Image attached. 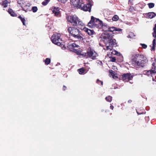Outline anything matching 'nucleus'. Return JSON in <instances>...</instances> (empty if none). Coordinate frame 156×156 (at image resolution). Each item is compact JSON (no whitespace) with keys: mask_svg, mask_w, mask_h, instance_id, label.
<instances>
[{"mask_svg":"<svg viewBox=\"0 0 156 156\" xmlns=\"http://www.w3.org/2000/svg\"><path fill=\"white\" fill-rule=\"evenodd\" d=\"M100 38L106 44V50H112L114 47H116L117 44L116 42V40L113 39V34L110 33L102 34Z\"/></svg>","mask_w":156,"mask_h":156,"instance_id":"1","label":"nucleus"},{"mask_svg":"<svg viewBox=\"0 0 156 156\" xmlns=\"http://www.w3.org/2000/svg\"><path fill=\"white\" fill-rule=\"evenodd\" d=\"M133 62L137 68L143 67L148 61L147 59L143 55H136L132 59Z\"/></svg>","mask_w":156,"mask_h":156,"instance_id":"2","label":"nucleus"},{"mask_svg":"<svg viewBox=\"0 0 156 156\" xmlns=\"http://www.w3.org/2000/svg\"><path fill=\"white\" fill-rule=\"evenodd\" d=\"M68 32L70 33L71 36L73 37L77 41L82 40L83 38L82 35L80 31L77 28L74 27H69L68 29Z\"/></svg>","mask_w":156,"mask_h":156,"instance_id":"3","label":"nucleus"},{"mask_svg":"<svg viewBox=\"0 0 156 156\" xmlns=\"http://www.w3.org/2000/svg\"><path fill=\"white\" fill-rule=\"evenodd\" d=\"M89 2L87 4H84L83 2H81L80 4H78L77 6L75 5V7H77L85 11H88L90 12L92 6V5L90 3V1L92 0H89Z\"/></svg>","mask_w":156,"mask_h":156,"instance_id":"4","label":"nucleus"},{"mask_svg":"<svg viewBox=\"0 0 156 156\" xmlns=\"http://www.w3.org/2000/svg\"><path fill=\"white\" fill-rule=\"evenodd\" d=\"M51 40L53 43L58 45H61V42L62 41L60 38V35L58 34H53L51 37Z\"/></svg>","mask_w":156,"mask_h":156,"instance_id":"5","label":"nucleus"},{"mask_svg":"<svg viewBox=\"0 0 156 156\" xmlns=\"http://www.w3.org/2000/svg\"><path fill=\"white\" fill-rule=\"evenodd\" d=\"M68 21L70 22L74 26H75L77 24V23L79 19V18L75 15H72L70 16H68L66 17Z\"/></svg>","mask_w":156,"mask_h":156,"instance_id":"6","label":"nucleus"},{"mask_svg":"<svg viewBox=\"0 0 156 156\" xmlns=\"http://www.w3.org/2000/svg\"><path fill=\"white\" fill-rule=\"evenodd\" d=\"M87 56L89 57H92L91 58L93 60L96 59V57L98 56V55L97 53L95 52V51L92 50L91 48L88 49L87 51Z\"/></svg>","mask_w":156,"mask_h":156,"instance_id":"7","label":"nucleus"},{"mask_svg":"<svg viewBox=\"0 0 156 156\" xmlns=\"http://www.w3.org/2000/svg\"><path fill=\"white\" fill-rule=\"evenodd\" d=\"M133 78V76L131 74L127 73L122 75L121 79L124 81H128L129 80H131Z\"/></svg>","mask_w":156,"mask_h":156,"instance_id":"8","label":"nucleus"},{"mask_svg":"<svg viewBox=\"0 0 156 156\" xmlns=\"http://www.w3.org/2000/svg\"><path fill=\"white\" fill-rule=\"evenodd\" d=\"M94 28H101L103 26L102 22L98 19L94 18Z\"/></svg>","mask_w":156,"mask_h":156,"instance_id":"9","label":"nucleus"},{"mask_svg":"<svg viewBox=\"0 0 156 156\" xmlns=\"http://www.w3.org/2000/svg\"><path fill=\"white\" fill-rule=\"evenodd\" d=\"M77 25H76L79 29L82 30H84V29L85 28L83 23L79 19L77 23Z\"/></svg>","mask_w":156,"mask_h":156,"instance_id":"10","label":"nucleus"},{"mask_svg":"<svg viewBox=\"0 0 156 156\" xmlns=\"http://www.w3.org/2000/svg\"><path fill=\"white\" fill-rule=\"evenodd\" d=\"M94 18L95 17L93 16L91 17L90 20L88 23V26L89 27L94 28Z\"/></svg>","mask_w":156,"mask_h":156,"instance_id":"11","label":"nucleus"},{"mask_svg":"<svg viewBox=\"0 0 156 156\" xmlns=\"http://www.w3.org/2000/svg\"><path fill=\"white\" fill-rule=\"evenodd\" d=\"M83 1V0H70L71 4L74 6L75 5L77 6L78 4H80Z\"/></svg>","mask_w":156,"mask_h":156,"instance_id":"12","label":"nucleus"},{"mask_svg":"<svg viewBox=\"0 0 156 156\" xmlns=\"http://www.w3.org/2000/svg\"><path fill=\"white\" fill-rule=\"evenodd\" d=\"M84 31L87 32L89 35H91L94 33V31L93 30H91L86 28L84 29Z\"/></svg>","mask_w":156,"mask_h":156,"instance_id":"13","label":"nucleus"},{"mask_svg":"<svg viewBox=\"0 0 156 156\" xmlns=\"http://www.w3.org/2000/svg\"><path fill=\"white\" fill-rule=\"evenodd\" d=\"M156 15L155 13L154 12H150L146 15V16L147 18L151 19L154 17Z\"/></svg>","mask_w":156,"mask_h":156,"instance_id":"14","label":"nucleus"},{"mask_svg":"<svg viewBox=\"0 0 156 156\" xmlns=\"http://www.w3.org/2000/svg\"><path fill=\"white\" fill-rule=\"evenodd\" d=\"M30 4L29 3H27L26 5L24 7H22V10L24 11L25 12H27L28 11H31V10L28 9V8L30 7Z\"/></svg>","mask_w":156,"mask_h":156,"instance_id":"15","label":"nucleus"},{"mask_svg":"<svg viewBox=\"0 0 156 156\" xmlns=\"http://www.w3.org/2000/svg\"><path fill=\"white\" fill-rule=\"evenodd\" d=\"M147 74L149 75L148 73H150L151 74L156 73V65L155 66L152 67L151 69L148 70L147 71Z\"/></svg>","mask_w":156,"mask_h":156,"instance_id":"16","label":"nucleus"},{"mask_svg":"<svg viewBox=\"0 0 156 156\" xmlns=\"http://www.w3.org/2000/svg\"><path fill=\"white\" fill-rule=\"evenodd\" d=\"M8 12L10 14L11 16H16V15L15 13L13 12L12 9H8Z\"/></svg>","mask_w":156,"mask_h":156,"instance_id":"17","label":"nucleus"},{"mask_svg":"<svg viewBox=\"0 0 156 156\" xmlns=\"http://www.w3.org/2000/svg\"><path fill=\"white\" fill-rule=\"evenodd\" d=\"M1 5L4 8H5L7 7L8 4V2L6 0H5L2 2L1 3Z\"/></svg>","mask_w":156,"mask_h":156,"instance_id":"18","label":"nucleus"},{"mask_svg":"<svg viewBox=\"0 0 156 156\" xmlns=\"http://www.w3.org/2000/svg\"><path fill=\"white\" fill-rule=\"evenodd\" d=\"M115 27H109L108 28V30H106L105 31H108L111 32H113V34L115 33Z\"/></svg>","mask_w":156,"mask_h":156,"instance_id":"19","label":"nucleus"},{"mask_svg":"<svg viewBox=\"0 0 156 156\" xmlns=\"http://www.w3.org/2000/svg\"><path fill=\"white\" fill-rule=\"evenodd\" d=\"M154 32L152 33L153 36L155 38H156V24L154 25V27L153 28Z\"/></svg>","mask_w":156,"mask_h":156,"instance_id":"20","label":"nucleus"},{"mask_svg":"<svg viewBox=\"0 0 156 156\" xmlns=\"http://www.w3.org/2000/svg\"><path fill=\"white\" fill-rule=\"evenodd\" d=\"M69 45L70 46V47H71V48L72 47L73 48H78L79 47V45L76 44L75 43L70 44Z\"/></svg>","mask_w":156,"mask_h":156,"instance_id":"21","label":"nucleus"},{"mask_svg":"<svg viewBox=\"0 0 156 156\" xmlns=\"http://www.w3.org/2000/svg\"><path fill=\"white\" fill-rule=\"evenodd\" d=\"M44 61V62L45 65H48L51 62V59L49 58H47Z\"/></svg>","mask_w":156,"mask_h":156,"instance_id":"22","label":"nucleus"},{"mask_svg":"<svg viewBox=\"0 0 156 156\" xmlns=\"http://www.w3.org/2000/svg\"><path fill=\"white\" fill-rule=\"evenodd\" d=\"M112 97L111 96H108L106 97L105 100L108 102H110L112 101Z\"/></svg>","mask_w":156,"mask_h":156,"instance_id":"23","label":"nucleus"},{"mask_svg":"<svg viewBox=\"0 0 156 156\" xmlns=\"http://www.w3.org/2000/svg\"><path fill=\"white\" fill-rule=\"evenodd\" d=\"M20 19L21 21H22V23H23V24L24 25H25V20L24 18H22L21 16H19L18 17Z\"/></svg>","mask_w":156,"mask_h":156,"instance_id":"24","label":"nucleus"},{"mask_svg":"<svg viewBox=\"0 0 156 156\" xmlns=\"http://www.w3.org/2000/svg\"><path fill=\"white\" fill-rule=\"evenodd\" d=\"M85 70L83 68H80L78 69V71L80 74H83Z\"/></svg>","mask_w":156,"mask_h":156,"instance_id":"25","label":"nucleus"},{"mask_svg":"<svg viewBox=\"0 0 156 156\" xmlns=\"http://www.w3.org/2000/svg\"><path fill=\"white\" fill-rule=\"evenodd\" d=\"M119 16L117 15H114L112 18V20L114 21H116L118 20Z\"/></svg>","mask_w":156,"mask_h":156,"instance_id":"26","label":"nucleus"},{"mask_svg":"<svg viewBox=\"0 0 156 156\" xmlns=\"http://www.w3.org/2000/svg\"><path fill=\"white\" fill-rule=\"evenodd\" d=\"M50 0H45L44 2H43L42 4L43 5H46Z\"/></svg>","mask_w":156,"mask_h":156,"instance_id":"27","label":"nucleus"},{"mask_svg":"<svg viewBox=\"0 0 156 156\" xmlns=\"http://www.w3.org/2000/svg\"><path fill=\"white\" fill-rule=\"evenodd\" d=\"M149 7V8H152L154 7V4L153 3H150L148 4Z\"/></svg>","mask_w":156,"mask_h":156,"instance_id":"28","label":"nucleus"},{"mask_svg":"<svg viewBox=\"0 0 156 156\" xmlns=\"http://www.w3.org/2000/svg\"><path fill=\"white\" fill-rule=\"evenodd\" d=\"M31 10L34 12H35L37 10V8L36 6H34L32 7Z\"/></svg>","mask_w":156,"mask_h":156,"instance_id":"29","label":"nucleus"},{"mask_svg":"<svg viewBox=\"0 0 156 156\" xmlns=\"http://www.w3.org/2000/svg\"><path fill=\"white\" fill-rule=\"evenodd\" d=\"M53 13H54L55 16H57L59 14V12L58 11H55L54 9L52 11Z\"/></svg>","mask_w":156,"mask_h":156,"instance_id":"30","label":"nucleus"},{"mask_svg":"<svg viewBox=\"0 0 156 156\" xmlns=\"http://www.w3.org/2000/svg\"><path fill=\"white\" fill-rule=\"evenodd\" d=\"M96 83H97L98 84H100V83H101V85L102 86L103 85V81L99 80L98 79L97 80Z\"/></svg>","mask_w":156,"mask_h":156,"instance_id":"31","label":"nucleus"},{"mask_svg":"<svg viewBox=\"0 0 156 156\" xmlns=\"http://www.w3.org/2000/svg\"><path fill=\"white\" fill-rule=\"evenodd\" d=\"M122 31V30L121 29H120L118 28L115 27V32H120Z\"/></svg>","mask_w":156,"mask_h":156,"instance_id":"32","label":"nucleus"},{"mask_svg":"<svg viewBox=\"0 0 156 156\" xmlns=\"http://www.w3.org/2000/svg\"><path fill=\"white\" fill-rule=\"evenodd\" d=\"M116 60V58L115 57H112L111 58V61L112 62H115Z\"/></svg>","mask_w":156,"mask_h":156,"instance_id":"33","label":"nucleus"},{"mask_svg":"<svg viewBox=\"0 0 156 156\" xmlns=\"http://www.w3.org/2000/svg\"><path fill=\"white\" fill-rule=\"evenodd\" d=\"M140 45L142 46V47L144 48H147V45L145 44H140Z\"/></svg>","mask_w":156,"mask_h":156,"instance_id":"34","label":"nucleus"},{"mask_svg":"<svg viewBox=\"0 0 156 156\" xmlns=\"http://www.w3.org/2000/svg\"><path fill=\"white\" fill-rule=\"evenodd\" d=\"M129 34L132 36V37H135V35L134 34V33L133 32L130 33Z\"/></svg>","mask_w":156,"mask_h":156,"instance_id":"35","label":"nucleus"},{"mask_svg":"<svg viewBox=\"0 0 156 156\" xmlns=\"http://www.w3.org/2000/svg\"><path fill=\"white\" fill-rule=\"evenodd\" d=\"M59 1L61 2L62 3H65L66 2L67 0H58Z\"/></svg>","mask_w":156,"mask_h":156,"instance_id":"36","label":"nucleus"},{"mask_svg":"<svg viewBox=\"0 0 156 156\" xmlns=\"http://www.w3.org/2000/svg\"><path fill=\"white\" fill-rule=\"evenodd\" d=\"M153 45L154 46H155L156 45V43H155V39H154L153 40Z\"/></svg>","mask_w":156,"mask_h":156,"instance_id":"37","label":"nucleus"},{"mask_svg":"<svg viewBox=\"0 0 156 156\" xmlns=\"http://www.w3.org/2000/svg\"><path fill=\"white\" fill-rule=\"evenodd\" d=\"M155 46L153 45L152 46V47L151 48V51H152L153 50H154L155 48Z\"/></svg>","mask_w":156,"mask_h":156,"instance_id":"38","label":"nucleus"},{"mask_svg":"<svg viewBox=\"0 0 156 156\" xmlns=\"http://www.w3.org/2000/svg\"><path fill=\"white\" fill-rule=\"evenodd\" d=\"M114 54H116L117 55H120V53L117 52L116 53V51H115V53Z\"/></svg>","mask_w":156,"mask_h":156,"instance_id":"39","label":"nucleus"},{"mask_svg":"<svg viewBox=\"0 0 156 156\" xmlns=\"http://www.w3.org/2000/svg\"><path fill=\"white\" fill-rule=\"evenodd\" d=\"M152 67H154V66H155L156 65V63H155L154 62H153L152 63Z\"/></svg>","mask_w":156,"mask_h":156,"instance_id":"40","label":"nucleus"},{"mask_svg":"<svg viewBox=\"0 0 156 156\" xmlns=\"http://www.w3.org/2000/svg\"><path fill=\"white\" fill-rule=\"evenodd\" d=\"M110 109H112V110H113L114 108V106L113 105H111L110 106Z\"/></svg>","mask_w":156,"mask_h":156,"instance_id":"41","label":"nucleus"},{"mask_svg":"<svg viewBox=\"0 0 156 156\" xmlns=\"http://www.w3.org/2000/svg\"><path fill=\"white\" fill-rule=\"evenodd\" d=\"M109 72L111 74H113L114 73V72L112 70H110Z\"/></svg>","mask_w":156,"mask_h":156,"instance_id":"42","label":"nucleus"},{"mask_svg":"<svg viewBox=\"0 0 156 156\" xmlns=\"http://www.w3.org/2000/svg\"><path fill=\"white\" fill-rule=\"evenodd\" d=\"M66 88V86H63V90H65Z\"/></svg>","mask_w":156,"mask_h":156,"instance_id":"43","label":"nucleus"},{"mask_svg":"<svg viewBox=\"0 0 156 156\" xmlns=\"http://www.w3.org/2000/svg\"><path fill=\"white\" fill-rule=\"evenodd\" d=\"M127 37L128 38H132V36H131L130 34Z\"/></svg>","mask_w":156,"mask_h":156,"instance_id":"44","label":"nucleus"},{"mask_svg":"<svg viewBox=\"0 0 156 156\" xmlns=\"http://www.w3.org/2000/svg\"><path fill=\"white\" fill-rule=\"evenodd\" d=\"M63 45V47L62 48V49H65V48H66V47H65V46H64V45Z\"/></svg>","mask_w":156,"mask_h":156,"instance_id":"45","label":"nucleus"},{"mask_svg":"<svg viewBox=\"0 0 156 156\" xmlns=\"http://www.w3.org/2000/svg\"><path fill=\"white\" fill-rule=\"evenodd\" d=\"M136 112L138 114V115H140V114H141L142 113H139L137 111H136Z\"/></svg>","mask_w":156,"mask_h":156,"instance_id":"46","label":"nucleus"},{"mask_svg":"<svg viewBox=\"0 0 156 156\" xmlns=\"http://www.w3.org/2000/svg\"><path fill=\"white\" fill-rule=\"evenodd\" d=\"M128 102L129 103H131L132 102V101L129 100L128 101Z\"/></svg>","mask_w":156,"mask_h":156,"instance_id":"47","label":"nucleus"},{"mask_svg":"<svg viewBox=\"0 0 156 156\" xmlns=\"http://www.w3.org/2000/svg\"><path fill=\"white\" fill-rule=\"evenodd\" d=\"M58 9H59V8H58V7H57V8H56V11H58Z\"/></svg>","mask_w":156,"mask_h":156,"instance_id":"48","label":"nucleus"},{"mask_svg":"<svg viewBox=\"0 0 156 156\" xmlns=\"http://www.w3.org/2000/svg\"><path fill=\"white\" fill-rule=\"evenodd\" d=\"M77 54H80V53L79 52H78V53H77Z\"/></svg>","mask_w":156,"mask_h":156,"instance_id":"49","label":"nucleus"},{"mask_svg":"<svg viewBox=\"0 0 156 156\" xmlns=\"http://www.w3.org/2000/svg\"><path fill=\"white\" fill-rule=\"evenodd\" d=\"M100 62H101V63L102 64V62L101 61Z\"/></svg>","mask_w":156,"mask_h":156,"instance_id":"50","label":"nucleus"}]
</instances>
